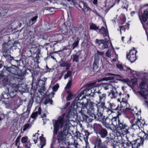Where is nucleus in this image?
I'll return each mask as SVG.
<instances>
[{"mask_svg": "<svg viewBox=\"0 0 148 148\" xmlns=\"http://www.w3.org/2000/svg\"><path fill=\"white\" fill-rule=\"evenodd\" d=\"M55 94V93L52 92L48 95L47 97H44L43 98L42 102L46 105L48 103L52 104L53 101L51 100V99L53 97Z\"/></svg>", "mask_w": 148, "mask_h": 148, "instance_id": "10", "label": "nucleus"}, {"mask_svg": "<svg viewBox=\"0 0 148 148\" xmlns=\"http://www.w3.org/2000/svg\"><path fill=\"white\" fill-rule=\"evenodd\" d=\"M72 82V78H70V80H69L68 83L66 85V87L65 88H67L68 89H69L70 88Z\"/></svg>", "mask_w": 148, "mask_h": 148, "instance_id": "47", "label": "nucleus"}, {"mask_svg": "<svg viewBox=\"0 0 148 148\" xmlns=\"http://www.w3.org/2000/svg\"><path fill=\"white\" fill-rule=\"evenodd\" d=\"M103 124L105 125L106 127H108L109 125H111L112 119H110L109 116H107L106 118L104 119L103 121H102Z\"/></svg>", "mask_w": 148, "mask_h": 148, "instance_id": "20", "label": "nucleus"}, {"mask_svg": "<svg viewBox=\"0 0 148 148\" xmlns=\"http://www.w3.org/2000/svg\"><path fill=\"white\" fill-rule=\"evenodd\" d=\"M143 143V140L139 138L132 141L127 140L125 144L128 148H138Z\"/></svg>", "mask_w": 148, "mask_h": 148, "instance_id": "5", "label": "nucleus"}, {"mask_svg": "<svg viewBox=\"0 0 148 148\" xmlns=\"http://www.w3.org/2000/svg\"><path fill=\"white\" fill-rule=\"evenodd\" d=\"M40 140V145L41 147L40 148H43L46 145V140L45 138L42 137V136L39 137Z\"/></svg>", "mask_w": 148, "mask_h": 148, "instance_id": "28", "label": "nucleus"}, {"mask_svg": "<svg viewBox=\"0 0 148 148\" xmlns=\"http://www.w3.org/2000/svg\"><path fill=\"white\" fill-rule=\"evenodd\" d=\"M111 84H104L103 85V87L106 90H108L109 89V86H110Z\"/></svg>", "mask_w": 148, "mask_h": 148, "instance_id": "61", "label": "nucleus"}, {"mask_svg": "<svg viewBox=\"0 0 148 148\" xmlns=\"http://www.w3.org/2000/svg\"><path fill=\"white\" fill-rule=\"evenodd\" d=\"M29 140H28V138L27 136L23 137L21 140L22 143H23L24 144Z\"/></svg>", "mask_w": 148, "mask_h": 148, "instance_id": "52", "label": "nucleus"}, {"mask_svg": "<svg viewBox=\"0 0 148 148\" xmlns=\"http://www.w3.org/2000/svg\"><path fill=\"white\" fill-rule=\"evenodd\" d=\"M55 44H54V45H55ZM49 49H50L51 51L50 52V55H51L53 53V51L55 50L54 45H50L49 47H48Z\"/></svg>", "mask_w": 148, "mask_h": 148, "instance_id": "44", "label": "nucleus"}, {"mask_svg": "<svg viewBox=\"0 0 148 148\" xmlns=\"http://www.w3.org/2000/svg\"><path fill=\"white\" fill-rule=\"evenodd\" d=\"M115 93L113 90H110V93L108 94V96L110 97L112 99L116 98V96L115 95Z\"/></svg>", "mask_w": 148, "mask_h": 148, "instance_id": "41", "label": "nucleus"}, {"mask_svg": "<svg viewBox=\"0 0 148 148\" xmlns=\"http://www.w3.org/2000/svg\"><path fill=\"white\" fill-rule=\"evenodd\" d=\"M59 87V85L58 84H56L54 86L52 87L53 91L56 92L57 90Z\"/></svg>", "mask_w": 148, "mask_h": 148, "instance_id": "53", "label": "nucleus"}, {"mask_svg": "<svg viewBox=\"0 0 148 148\" xmlns=\"http://www.w3.org/2000/svg\"><path fill=\"white\" fill-rule=\"evenodd\" d=\"M147 5H145L143 7L144 9L143 13L142 11L140 10L138 14L139 19L143 26H144L143 22H146L148 18V7L146 8Z\"/></svg>", "mask_w": 148, "mask_h": 148, "instance_id": "7", "label": "nucleus"}, {"mask_svg": "<svg viewBox=\"0 0 148 148\" xmlns=\"http://www.w3.org/2000/svg\"><path fill=\"white\" fill-rule=\"evenodd\" d=\"M2 50L3 51V53H6L9 51L10 47H9V45L8 43L4 42L2 45Z\"/></svg>", "mask_w": 148, "mask_h": 148, "instance_id": "26", "label": "nucleus"}, {"mask_svg": "<svg viewBox=\"0 0 148 148\" xmlns=\"http://www.w3.org/2000/svg\"><path fill=\"white\" fill-rule=\"evenodd\" d=\"M139 92L142 97L146 99L144 101L145 103L148 107V100H147L146 98V97L148 95V91L146 88H142L141 91Z\"/></svg>", "mask_w": 148, "mask_h": 148, "instance_id": "11", "label": "nucleus"}, {"mask_svg": "<svg viewBox=\"0 0 148 148\" xmlns=\"http://www.w3.org/2000/svg\"><path fill=\"white\" fill-rule=\"evenodd\" d=\"M74 30V28L73 27L69 29H66L64 31V32H63V34L64 35L68 36V37L69 38L72 35L73 31Z\"/></svg>", "mask_w": 148, "mask_h": 148, "instance_id": "21", "label": "nucleus"}, {"mask_svg": "<svg viewBox=\"0 0 148 148\" xmlns=\"http://www.w3.org/2000/svg\"><path fill=\"white\" fill-rule=\"evenodd\" d=\"M73 114H75L76 112V114L75 115L77 118L79 120L84 122L85 123H88L89 121V116L84 114L83 112H79L78 113H77V112H73Z\"/></svg>", "mask_w": 148, "mask_h": 148, "instance_id": "9", "label": "nucleus"}, {"mask_svg": "<svg viewBox=\"0 0 148 148\" xmlns=\"http://www.w3.org/2000/svg\"><path fill=\"white\" fill-rule=\"evenodd\" d=\"M32 126V125L31 124H29V123H27L26 124H25L23 126V130L24 131H25L27 129H29Z\"/></svg>", "mask_w": 148, "mask_h": 148, "instance_id": "40", "label": "nucleus"}, {"mask_svg": "<svg viewBox=\"0 0 148 148\" xmlns=\"http://www.w3.org/2000/svg\"><path fill=\"white\" fill-rule=\"evenodd\" d=\"M37 112H38L39 114H40L41 112H33L31 115V117L33 118H34L38 115V114Z\"/></svg>", "mask_w": 148, "mask_h": 148, "instance_id": "51", "label": "nucleus"}, {"mask_svg": "<svg viewBox=\"0 0 148 148\" xmlns=\"http://www.w3.org/2000/svg\"><path fill=\"white\" fill-rule=\"evenodd\" d=\"M34 48V47L32 48H30V51L31 53H36L37 51V49Z\"/></svg>", "mask_w": 148, "mask_h": 148, "instance_id": "60", "label": "nucleus"}, {"mask_svg": "<svg viewBox=\"0 0 148 148\" xmlns=\"http://www.w3.org/2000/svg\"><path fill=\"white\" fill-rule=\"evenodd\" d=\"M108 132L107 130L103 127L98 134H99L100 136L103 138H105L108 135Z\"/></svg>", "mask_w": 148, "mask_h": 148, "instance_id": "22", "label": "nucleus"}, {"mask_svg": "<svg viewBox=\"0 0 148 148\" xmlns=\"http://www.w3.org/2000/svg\"><path fill=\"white\" fill-rule=\"evenodd\" d=\"M87 113L90 117H92L90 122L94 119L100 121H102L105 118V116L103 115V113L101 112H96L94 113L92 112H87Z\"/></svg>", "mask_w": 148, "mask_h": 148, "instance_id": "6", "label": "nucleus"}, {"mask_svg": "<svg viewBox=\"0 0 148 148\" xmlns=\"http://www.w3.org/2000/svg\"><path fill=\"white\" fill-rule=\"evenodd\" d=\"M126 57L131 63L134 62L137 59V57L135 55L130 56L127 53Z\"/></svg>", "mask_w": 148, "mask_h": 148, "instance_id": "24", "label": "nucleus"}, {"mask_svg": "<svg viewBox=\"0 0 148 148\" xmlns=\"http://www.w3.org/2000/svg\"><path fill=\"white\" fill-rule=\"evenodd\" d=\"M91 93L90 88H86L78 95L70 105V102H67L61 109L62 110H66V111H84L85 110H84L85 109H86L88 111L94 110V106L92 105L90 106L84 103V102L80 103L77 101L78 99H79L80 97L82 95L85 94V95L88 96L91 95Z\"/></svg>", "mask_w": 148, "mask_h": 148, "instance_id": "3", "label": "nucleus"}, {"mask_svg": "<svg viewBox=\"0 0 148 148\" xmlns=\"http://www.w3.org/2000/svg\"><path fill=\"white\" fill-rule=\"evenodd\" d=\"M3 56L5 58L9 59L10 60H14L13 57H12L10 55L5 53L3 54Z\"/></svg>", "mask_w": 148, "mask_h": 148, "instance_id": "43", "label": "nucleus"}, {"mask_svg": "<svg viewBox=\"0 0 148 148\" xmlns=\"http://www.w3.org/2000/svg\"><path fill=\"white\" fill-rule=\"evenodd\" d=\"M146 84V83L145 82H143L141 83L139 86V88H140V90H141L142 88H145L144 87Z\"/></svg>", "mask_w": 148, "mask_h": 148, "instance_id": "58", "label": "nucleus"}, {"mask_svg": "<svg viewBox=\"0 0 148 148\" xmlns=\"http://www.w3.org/2000/svg\"><path fill=\"white\" fill-rule=\"evenodd\" d=\"M103 145L100 138L97 137L95 141V146L94 148H101Z\"/></svg>", "mask_w": 148, "mask_h": 148, "instance_id": "15", "label": "nucleus"}, {"mask_svg": "<svg viewBox=\"0 0 148 148\" xmlns=\"http://www.w3.org/2000/svg\"><path fill=\"white\" fill-rule=\"evenodd\" d=\"M105 75L106 76L108 75H112V76H117L118 77H120L121 76V75H118V74H114L113 73H106L105 74Z\"/></svg>", "mask_w": 148, "mask_h": 148, "instance_id": "56", "label": "nucleus"}, {"mask_svg": "<svg viewBox=\"0 0 148 148\" xmlns=\"http://www.w3.org/2000/svg\"><path fill=\"white\" fill-rule=\"evenodd\" d=\"M137 53V51L136 50H135V48H134L133 49H131L130 51V56H132V55H136V53Z\"/></svg>", "mask_w": 148, "mask_h": 148, "instance_id": "45", "label": "nucleus"}, {"mask_svg": "<svg viewBox=\"0 0 148 148\" xmlns=\"http://www.w3.org/2000/svg\"><path fill=\"white\" fill-rule=\"evenodd\" d=\"M81 96H81L80 97L79 99H78V100L77 101H78L79 103H79H81V102H83V101H82V100L84 99L85 101H86V103H85L86 104V103H88V102L89 101H90L89 99H85V96H84V95L82 97H81Z\"/></svg>", "mask_w": 148, "mask_h": 148, "instance_id": "38", "label": "nucleus"}, {"mask_svg": "<svg viewBox=\"0 0 148 148\" xmlns=\"http://www.w3.org/2000/svg\"><path fill=\"white\" fill-rule=\"evenodd\" d=\"M17 90L21 93L27 92L28 90L26 87V85L24 84H21V85L17 86Z\"/></svg>", "mask_w": 148, "mask_h": 148, "instance_id": "14", "label": "nucleus"}, {"mask_svg": "<svg viewBox=\"0 0 148 148\" xmlns=\"http://www.w3.org/2000/svg\"><path fill=\"white\" fill-rule=\"evenodd\" d=\"M99 33L103 35L104 37L108 36V33L107 29H106L103 26H102L101 28L99 29Z\"/></svg>", "mask_w": 148, "mask_h": 148, "instance_id": "23", "label": "nucleus"}, {"mask_svg": "<svg viewBox=\"0 0 148 148\" xmlns=\"http://www.w3.org/2000/svg\"><path fill=\"white\" fill-rule=\"evenodd\" d=\"M138 122V125L139 126H140L141 127H143L145 124V122L144 120H143L142 122L139 119H138L137 120Z\"/></svg>", "mask_w": 148, "mask_h": 148, "instance_id": "36", "label": "nucleus"}, {"mask_svg": "<svg viewBox=\"0 0 148 148\" xmlns=\"http://www.w3.org/2000/svg\"><path fill=\"white\" fill-rule=\"evenodd\" d=\"M103 127L101 125L95 123L93 124V129L95 132L98 134Z\"/></svg>", "mask_w": 148, "mask_h": 148, "instance_id": "18", "label": "nucleus"}, {"mask_svg": "<svg viewBox=\"0 0 148 148\" xmlns=\"http://www.w3.org/2000/svg\"><path fill=\"white\" fill-rule=\"evenodd\" d=\"M72 71H68L67 72L66 74H65L64 75V78L66 79L69 77H70L71 75Z\"/></svg>", "mask_w": 148, "mask_h": 148, "instance_id": "42", "label": "nucleus"}, {"mask_svg": "<svg viewBox=\"0 0 148 148\" xmlns=\"http://www.w3.org/2000/svg\"><path fill=\"white\" fill-rule=\"evenodd\" d=\"M72 56L73 58V62H79V55L76 54L73 55Z\"/></svg>", "mask_w": 148, "mask_h": 148, "instance_id": "39", "label": "nucleus"}, {"mask_svg": "<svg viewBox=\"0 0 148 148\" xmlns=\"http://www.w3.org/2000/svg\"><path fill=\"white\" fill-rule=\"evenodd\" d=\"M33 101L34 100L32 98L30 99L27 106V110L26 111H30Z\"/></svg>", "mask_w": 148, "mask_h": 148, "instance_id": "29", "label": "nucleus"}, {"mask_svg": "<svg viewBox=\"0 0 148 148\" xmlns=\"http://www.w3.org/2000/svg\"><path fill=\"white\" fill-rule=\"evenodd\" d=\"M118 114L117 115V116L116 117H114L112 119V123L111 125H113L115 127H116L117 128V126H118L120 122V121L119 120V115H121V113L119 112H117Z\"/></svg>", "mask_w": 148, "mask_h": 148, "instance_id": "12", "label": "nucleus"}, {"mask_svg": "<svg viewBox=\"0 0 148 148\" xmlns=\"http://www.w3.org/2000/svg\"><path fill=\"white\" fill-rule=\"evenodd\" d=\"M90 28L91 29L96 30L98 29L99 27L97 26L95 24L92 23L90 25Z\"/></svg>", "mask_w": 148, "mask_h": 148, "instance_id": "35", "label": "nucleus"}, {"mask_svg": "<svg viewBox=\"0 0 148 148\" xmlns=\"http://www.w3.org/2000/svg\"><path fill=\"white\" fill-rule=\"evenodd\" d=\"M19 44V42L18 41H17V40L15 41L13 43V44L12 45V47L15 46V47H17V45L18 44Z\"/></svg>", "mask_w": 148, "mask_h": 148, "instance_id": "64", "label": "nucleus"}, {"mask_svg": "<svg viewBox=\"0 0 148 148\" xmlns=\"http://www.w3.org/2000/svg\"><path fill=\"white\" fill-rule=\"evenodd\" d=\"M99 103H102L104 102L106 98V95L105 94H99Z\"/></svg>", "mask_w": 148, "mask_h": 148, "instance_id": "27", "label": "nucleus"}, {"mask_svg": "<svg viewBox=\"0 0 148 148\" xmlns=\"http://www.w3.org/2000/svg\"><path fill=\"white\" fill-rule=\"evenodd\" d=\"M66 114L64 113L62 116H59L57 120H53L54 129L52 140V143H55L57 140L59 145L66 144V136L68 134V125H64V118ZM68 116H69L68 114L66 115V117L68 118Z\"/></svg>", "mask_w": 148, "mask_h": 148, "instance_id": "1", "label": "nucleus"}, {"mask_svg": "<svg viewBox=\"0 0 148 148\" xmlns=\"http://www.w3.org/2000/svg\"><path fill=\"white\" fill-rule=\"evenodd\" d=\"M79 41V38H77L76 41L74 42L72 44L71 48H72L73 49H74L75 48L77 47V46H78Z\"/></svg>", "mask_w": 148, "mask_h": 148, "instance_id": "33", "label": "nucleus"}, {"mask_svg": "<svg viewBox=\"0 0 148 148\" xmlns=\"http://www.w3.org/2000/svg\"><path fill=\"white\" fill-rule=\"evenodd\" d=\"M117 128L121 130L122 132V133L119 132H117V134L118 136H121L122 135H125L129 133L128 130L129 127L123 122H120L118 126H117Z\"/></svg>", "mask_w": 148, "mask_h": 148, "instance_id": "8", "label": "nucleus"}, {"mask_svg": "<svg viewBox=\"0 0 148 148\" xmlns=\"http://www.w3.org/2000/svg\"><path fill=\"white\" fill-rule=\"evenodd\" d=\"M31 145V144L30 143V140L28 141H27L26 143H25L24 144V146H25V147L27 148H30V146Z\"/></svg>", "mask_w": 148, "mask_h": 148, "instance_id": "50", "label": "nucleus"}, {"mask_svg": "<svg viewBox=\"0 0 148 148\" xmlns=\"http://www.w3.org/2000/svg\"><path fill=\"white\" fill-rule=\"evenodd\" d=\"M74 97L73 94L71 93H69L66 97V99L67 101H69Z\"/></svg>", "mask_w": 148, "mask_h": 148, "instance_id": "48", "label": "nucleus"}, {"mask_svg": "<svg viewBox=\"0 0 148 148\" xmlns=\"http://www.w3.org/2000/svg\"><path fill=\"white\" fill-rule=\"evenodd\" d=\"M114 76L108 77H104L101 80H100L99 81H98V82L104 80L108 81L110 80L113 79H114Z\"/></svg>", "mask_w": 148, "mask_h": 148, "instance_id": "37", "label": "nucleus"}, {"mask_svg": "<svg viewBox=\"0 0 148 148\" xmlns=\"http://www.w3.org/2000/svg\"><path fill=\"white\" fill-rule=\"evenodd\" d=\"M131 128L134 130L140 129V126H139L138 125V122L137 121L132 124Z\"/></svg>", "mask_w": 148, "mask_h": 148, "instance_id": "32", "label": "nucleus"}, {"mask_svg": "<svg viewBox=\"0 0 148 148\" xmlns=\"http://www.w3.org/2000/svg\"><path fill=\"white\" fill-rule=\"evenodd\" d=\"M147 134H145L143 136V140H146L148 139V131H147Z\"/></svg>", "mask_w": 148, "mask_h": 148, "instance_id": "63", "label": "nucleus"}, {"mask_svg": "<svg viewBox=\"0 0 148 148\" xmlns=\"http://www.w3.org/2000/svg\"><path fill=\"white\" fill-rule=\"evenodd\" d=\"M104 41L102 43V45L100 47L101 49H108L109 48V45L110 43H111L110 41L108 40L107 38H105L103 39Z\"/></svg>", "mask_w": 148, "mask_h": 148, "instance_id": "17", "label": "nucleus"}, {"mask_svg": "<svg viewBox=\"0 0 148 148\" xmlns=\"http://www.w3.org/2000/svg\"><path fill=\"white\" fill-rule=\"evenodd\" d=\"M104 41L103 39L99 40L98 39H96L95 40V42L98 45V46L100 45L101 44H102L103 42Z\"/></svg>", "mask_w": 148, "mask_h": 148, "instance_id": "49", "label": "nucleus"}, {"mask_svg": "<svg viewBox=\"0 0 148 148\" xmlns=\"http://www.w3.org/2000/svg\"><path fill=\"white\" fill-rule=\"evenodd\" d=\"M44 80H39L38 81V82L39 83L40 82H42V84L41 85V88L42 89V90H44L45 89V82L46 80H47V78L45 77L44 78Z\"/></svg>", "mask_w": 148, "mask_h": 148, "instance_id": "31", "label": "nucleus"}, {"mask_svg": "<svg viewBox=\"0 0 148 148\" xmlns=\"http://www.w3.org/2000/svg\"><path fill=\"white\" fill-rule=\"evenodd\" d=\"M110 108L108 110V111H110H110H112L111 110H117V108H114V106L111 103H110Z\"/></svg>", "mask_w": 148, "mask_h": 148, "instance_id": "54", "label": "nucleus"}, {"mask_svg": "<svg viewBox=\"0 0 148 148\" xmlns=\"http://www.w3.org/2000/svg\"><path fill=\"white\" fill-rule=\"evenodd\" d=\"M116 67L121 71H126L128 73H132V70L130 67L126 66L125 65L123 66L122 64H118L116 65Z\"/></svg>", "mask_w": 148, "mask_h": 148, "instance_id": "13", "label": "nucleus"}, {"mask_svg": "<svg viewBox=\"0 0 148 148\" xmlns=\"http://www.w3.org/2000/svg\"><path fill=\"white\" fill-rule=\"evenodd\" d=\"M122 112H124L125 116L129 119L134 117V114L132 112H121V113Z\"/></svg>", "mask_w": 148, "mask_h": 148, "instance_id": "25", "label": "nucleus"}, {"mask_svg": "<svg viewBox=\"0 0 148 148\" xmlns=\"http://www.w3.org/2000/svg\"><path fill=\"white\" fill-rule=\"evenodd\" d=\"M99 64L93 62V70H96L98 68Z\"/></svg>", "mask_w": 148, "mask_h": 148, "instance_id": "59", "label": "nucleus"}, {"mask_svg": "<svg viewBox=\"0 0 148 148\" xmlns=\"http://www.w3.org/2000/svg\"><path fill=\"white\" fill-rule=\"evenodd\" d=\"M96 83V82H93L91 83L88 84V86H93L90 89V91H91V93H94L95 92V89L96 88V87L95 86H94V85Z\"/></svg>", "mask_w": 148, "mask_h": 148, "instance_id": "30", "label": "nucleus"}, {"mask_svg": "<svg viewBox=\"0 0 148 148\" xmlns=\"http://www.w3.org/2000/svg\"><path fill=\"white\" fill-rule=\"evenodd\" d=\"M18 68L17 66L13 65L9 66H4L3 70L0 71V77H5L2 81L4 86L12 85L15 86L16 84L13 82H20L23 79L21 75L17 72Z\"/></svg>", "mask_w": 148, "mask_h": 148, "instance_id": "2", "label": "nucleus"}, {"mask_svg": "<svg viewBox=\"0 0 148 148\" xmlns=\"http://www.w3.org/2000/svg\"><path fill=\"white\" fill-rule=\"evenodd\" d=\"M21 137V136H19L17 137V138L16 139L15 143V145L16 146H17L18 145V144L20 142Z\"/></svg>", "mask_w": 148, "mask_h": 148, "instance_id": "55", "label": "nucleus"}, {"mask_svg": "<svg viewBox=\"0 0 148 148\" xmlns=\"http://www.w3.org/2000/svg\"><path fill=\"white\" fill-rule=\"evenodd\" d=\"M106 56L110 58L111 56V53L110 51V49H109L106 53Z\"/></svg>", "mask_w": 148, "mask_h": 148, "instance_id": "62", "label": "nucleus"}, {"mask_svg": "<svg viewBox=\"0 0 148 148\" xmlns=\"http://www.w3.org/2000/svg\"><path fill=\"white\" fill-rule=\"evenodd\" d=\"M81 4L83 5V8H82L80 6V4L79 5V7L82 9V10L84 12H87L88 11L90 12L91 11H92V10H91V8L88 6L87 4L86 3L82 1L81 2Z\"/></svg>", "mask_w": 148, "mask_h": 148, "instance_id": "19", "label": "nucleus"}, {"mask_svg": "<svg viewBox=\"0 0 148 148\" xmlns=\"http://www.w3.org/2000/svg\"><path fill=\"white\" fill-rule=\"evenodd\" d=\"M84 133L83 138L86 142H87L88 139V136L89 135V133L87 132H85L83 133Z\"/></svg>", "mask_w": 148, "mask_h": 148, "instance_id": "34", "label": "nucleus"}, {"mask_svg": "<svg viewBox=\"0 0 148 148\" xmlns=\"http://www.w3.org/2000/svg\"><path fill=\"white\" fill-rule=\"evenodd\" d=\"M17 92V90H14L13 88L11 90L8 89V94L9 97L8 98L10 99V102L12 103L19 106L22 104V101L20 98L16 96Z\"/></svg>", "mask_w": 148, "mask_h": 148, "instance_id": "4", "label": "nucleus"}, {"mask_svg": "<svg viewBox=\"0 0 148 148\" xmlns=\"http://www.w3.org/2000/svg\"><path fill=\"white\" fill-rule=\"evenodd\" d=\"M8 10H3L1 11V12H0V16H5V14L7 13Z\"/></svg>", "mask_w": 148, "mask_h": 148, "instance_id": "57", "label": "nucleus"}, {"mask_svg": "<svg viewBox=\"0 0 148 148\" xmlns=\"http://www.w3.org/2000/svg\"><path fill=\"white\" fill-rule=\"evenodd\" d=\"M99 56L98 55H95L94 58V63H99Z\"/></svg>", "mask_w": 148, "mask_h": 148, "instance_id": "46", "label": "nucleus"}, {"mask_svg": "<svg viewBox=\"0 0 148 148\" xmlns=\"http://www.w3.org/2000/svg\"><path fill=\"white\" fill-rule=\"evenodd\" d=\"M59 63L61 67H64L66 66V70H68L71 66L70 63H69L68 62H65L63 59L61 60L59 62Z\"/></svg>", "mask_w": 148, "mask_h": 148, "instance_id": "16", "label": "nucleus"}]
</instances>
